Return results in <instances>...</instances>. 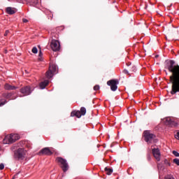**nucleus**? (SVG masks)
<instances>
[{
    "mask_svg": "<svg viewBox=\"0 0 179 179\" xmlns=\"http://www.w3.org/2000/svg\"><path fill=\"white\" fill-rule=\"evenodd\" d=\"M166 69L172 73L169 80L172 85L171 94L173 96L179 93V65L176 64L174 60H166Z\"/></svg>",
    "mask_w": 179,
    "mask_h": 179,
    "instance_id": "1",
    "label": "nucleus"
},
{
    "mask_svg": "<svg viewBox=\"0 0 179 179\" xmlns=\"http://www.w3.org/2000/svg\"><path fill=\"white\" fill-rule=\"evenodd\" d=\"M143 136L144 141H145L148 145H150V143H156L157 142V139H156V135L150 133V131L149 130L144 131Z\"/></svg>",
    "mask_w": 179,
    "mask_h": 179,
    "instance_id": "2",
    "label": "nucleus"
},
{
    "mask_svg": "<svg viewBox=\"0 0 179 179\" xmlns=\"http://www.w3.org/2000/svg\"><path fill=\"white\" fill-rule=\"evenodd\" d=\"M19 139H20V136H19L17 134L7 135L3 138V143L5 145H9L16 142V141H19Z\"/></svg>",
    "mask_w": 179,
    "mask_h": 179,
    "instance_id": "3",
    "label": "nucleus"
},
{
    "mask_svg": "<svg viewBox=\"0 0 179 179\" xmlns=\"http://www.w3.org/2000/svg\"><path fill=\"white\" fill-rule=\"evenodd\" d=\"M26 156V150L24 148H18L17 150L14 151L13 157L15 160H24Z\"/></svg>",
    "mask_w": 179,
    "mask_h": 179,
    "instance_id": "4",
    "label": "nucleus"
},
{
    "mask_svg": "<svg viewBox=\"0 0 179 179\" xmlns=\"http://www.w3.org/2000/svg\"><path fill=\"white\" fill-rule=\"evenodd\" d=\"M54 73H58V67L57 65L52 64L49 66V69L45 73V76L48 79H51L54 76Z\"/></svg>",
    "mask_w": 179,
    "mask_h": 179,
    "instance_id": "5",
    "label": "nucleus"
},
{
    "mask_svg": "<svg viewBox=\"0 0 179 179\" xmlns=\"http://www.w3.org/2000/svg\"><path fill=\"white\" fill-rule=\"evenodd\" d=\"M56 162H57V163H59L61 164V168L62 169V171H64V173L68 171L69 169V165H68V162H66V159L61 157H58L56 158Z\"/></svg>",
    "mask_w": 179,
    "mask_h": 179,
    "instance_id": "6",
    "label": "nucleus"
},
{
    "mask_svg": "<svg viewBox=\"0 0 179 179\" xmlns=\"http://www.w3.org/2000/svg\"><path fill=\"white\" fill-rule=\"evenodd\" d=\"M118 83V80H110L107 82V85L110 86V90L112 92H115L118 89V86H117Z\"/></svg>",
    "mask_w": 179,
    "mask_h": 179,
    "instance_id": "7",
    "label": "nucleus"
},
{
    "mask_svg": "<svg viewBox=\"0 0 179 179\" xmlns=\"http://www.w3.org/2000/svg\"><path fill=\"white\" fill-rule=\"evenodd\" d=\"M164 122L165 125H167L168 127H171L173 128V127H177L178 124L176 121L173 120L171 117H166L164 119Z\"/></svg>",
    "mask_w": 179,
    "mask_h": 179,
    "instance_id": "8",
    "label": "nucleus"
},
{
    "mask_svg": "<svg viewBox=\"0 0 179 179\" xmlns=\"http://www.w3.org/2000/svg\"><path fill=\"white\" fill-rule=\"evenodd\" d=\"M50 47L52 51H59L61 45H59V41L57 40H52L50 43Z\"/></svg>",
    "mask_w": 179,
    "mask_h": 179,
    "instance_id": "9",
    "label": "nucleus"
},
{
    "mask_svg": "<svg viewBox=\"0 0 179 179\" xmlns=\"http://www.w3.org/2000/svg\"><path fill=\"white\" fill-rule=\"evenodd\" d=\"M31 92H33V89L31 88L30 86H25L20 89V93H22L23 96H29L31 94Z\"/></svg>",
    "mask_w": 179,
    "mask_h": 179,
    "instance_id": "10",
    "label": "nucleus"
},
{
    "mask_svg": "<svg viewBox=\"0 0 179 179\" xmlns=\"http://www.w3.org/2000/svg\"><path fill=\"white\" fill-rule=\"evenodd\" d=\"M38 155L40 156L43 155L46 156H51V155H52V151H51V150H50L48 148H44L38 152Z\"/></svg>",
    "mask_w": 179,
    "mask_h": 179,
    "instance_id": "11",
    "label": "nucleus"
},
{
    "mask_svg": "<svg viewBox=\"0 0 179 179\" xmlns=\"http://www.w3.org/2000/svg\"><path fill=\"white\" fill-rule=\"evenodd\" d=\"M152 152L157 162H160V150H159V148H154L152 149Z\"/></svg>",
    "mask_w": 179,
    "mask_h": 179,
    "instance_id": "12",
    "label": "nucleus"
},
{
    "mask_svg": "<svg viewBox=\"0 0 179 179\" xmlns=\"http://www.w3.org/2000/svg\"><path fill=\"white\" fill-rule=\"evenodd\" d=\"M13 94H14L13 92L4 93L3 97H5L7 100H15V98H12Z\"/></svg>",
    "mask_w": 179,
    "mask_h": 179,
    "instance_id": "13",
    "label": "nucleus"
},
{
    "mask_svg": "<svg viewBox=\"0 0 179 179\" xmlns=\"http://www.w3.org/2000/svg\"><path fill=\"white\" fill-rule=\"evenodd\" d=\"M71 117H77V118H80L82 114L80 110H73L71 113Z\"/></svg>",
    "mask_w": 179,
    "mask_h": 179,
    "instance_id": "14",
    "label": "nucleus"
},
{
    "mask_svg": "<svg viewBox=\"0 0 179 179\" xmlns=\"http://www.w3.org/2000/svg\"><path fill=\"white\" fill-rule=\"evenodd\" d=\"M4 89L6 90H15V89H17V87H15V85H11L9 84H6L4 85Z\"/></svg>",
    "mask_w": 179,
    "mask_h": 179,
    "instance_id": "15",
    "label": "nucleus"
},
{
    "mask_svg": "<svg viewBox=\"0 0 179 179\" xmlns=\"http://www.w3.org/2000/svg\"><path fill=\"white\" fill-rule=\"evenodd\" d=\"M49 81L48 80H44L43 82H41L39 85L41 89H45L47 85H48Z\"/></svg>",
    "mask_w": 179,
    "mask_h": 179,
    "instance_id": "16",
    "label": "nucleus"
},
{
    "mask_svg": "<svg viewBox=\"0 0 179 179\" xmlns=\"http://www.w3.org/2000/svg\"><path fill=\"white\" fill-rule=\"evenodd\" d=\"M6 13L8 15H15V13H16V11L13 10L12 7H8L6 8Z\"/></svg>",
    "mask_w": 179,
    "mask_h": 179,
    "instance_id": "17",
    "label": "nucleus"
},
{
    "mask_svg": "<svg viewBox=\"0 0 179 179\" xmlns=\"http://www.w3.org/2000/svg\"><path fill=\"white\" fill-rule=\"evenodd\" d=\"M105 171L108 176H111V174H113V169L111 168L106 167Z\"/></svg>",
    "mask_w": 179,
    "mask_h": 179,
    "instance_id": "18",
    "label": "nucleus"
},
{
    "mask_svg": "<svg viewBox=\"0 0 179 179\" xmlns=\"http://www.w3.org/2000/svg\"><path fill=\"white\" fill-rule=\"evenodd\" d=\"M80 113L81 115H86V108L85 107H81L80 110Z\"/></svg>",
    "mask_w": 179,
    "mask_h": 179,
    "instance_id": "19",
    "label": "nucleus"
},
{
    "mask_svg": "<svg viewBox=\"0 0 179 179\" xmlns=\"http://www.w3.org/2000/svg\"><path fill=\"white\" fill-rule=\"evenodd\" d=\"M27 1H28V2L31 3V5L36 6V5H37V3H38L40 0H27Z\"/></svg>",
    "mask_w": 179,
    "mask_h": 179,
    "instance_id": "20",
    "label": "nucleus"
},
{
    "mask_svg": "<svg viewBox=\"0 0 179 179\" xmlns=\"http://www.w3.org/2000/svg\"><path fill=\"white\" fill-rule=\"evenodd\" d=\"M8 101L6 100L0 99V107H2V106H5Z\"/></svg>",
    "mask_w": 179,
    "mask_h": 179,
    "instance_id": "21",
    "label": "nucleus"
},
{
    "mask_svg": "<svg viewBox=\"0 0 179 179\" xmlns=\"http://www.w3.org/2000/svg\"><path fill=\"white\" fill-rule=\"evenodd\" d=\"M33 54H37V52H38V50H37L36 47H34L31 50Z\"/></svg>",
    "mask_w": 179,
    "mask_h": 179,
    "instance_id": "22",
    "label": "nucleus"
},
{
    "mask_svg": "<svg viewBox=\"0 0 179 179\" xmlns=\"http://www.w3.org/2000/svg\"><path fill=\"white\" fill-rule=\"evenodd\" d=\"M173 163L176 164L177 166H179V159L178 158H176L173 160Z\"/></svg>",
    "mask_w": 179,
    "mask_h": 179,
    "instance_id": "23",
    "label": "nucleus"
},
{
    "mask_svg": "<svg viewBox=\"0 0 179 179\" xmlns=\"http://www.w3.org/2000/svg\"><path fill=\"white\" fill-rule=\"evenodd\" d=\"M173 155H174V156H176V157H179V153L178 152L176 151V150H173L172 152Z\"/></svg>",
    "mask_w": 179,
    "mask_h": 179,
    "instance_id": "24",
    "label": "nucleus"
},
{
    "mask_svg": "<svg viewBox=\"0 0 179 179\" xmlns=\"http://www.w3.org/2000/svg\"><path fill=\"white\" fill-rule=\"evenodd\" d=\"M157 167L159 170H163V169H164V167H163V165L162 164H158Z\"/></svg>",
    "mask_w": 179,
    "mask_h": 179,
    "instance_id": "25",
    "label": "nucleus"
},
{
    "mask_svg": "<svg viewBox=\"0 0 179 179\" xmlns=\"http://www.w3.org/2000/svg\"><path fill=\"white\" fill-rule=\"evenodd\" d=\"M164 163L167 166H171V164H170V162L167 159H164Z\"/></svg>",
    "mask_w": 179,
    "mask_h": 179,
    "instance_id": "26",
    "label": "nucleus"
},
{
    "mask_svg": "<svg viewBox=\"0 0 179 179\" xmlns=\"http://www.w3.org/2000/svg\"><path fill=\"white\" fill-rule=\"evenodd\" d=\"M136 71V67L133 66L131 69V72H135Z\"/></svg>",
    "mask_w": 179,
    "mask_h": 179,
    "instance_id": "27",
    "label": "nucleus"
},
{
    "mask_svg": "<svg viewBox=\"0 0 179 179\" xmlns=\"http://www.w3.org/2000/svg\"><path fill=\"white\" fill-rule=\"evenodd\" d=\"M100 89V86L99 85H95L94 87V90H99Z\"/></svg>",
    "mask_w": 179,
    "mask_h": 179,
    "instance_id": "28",
    "label": "nucleus"
},
{
    "mask_svg": "<svg viewBox=\"0 0 179 179\" xmlns=\"http://www.w3.org/2000/svg\"><path fill=\"white\" fill-rule=\"evenodd\" d=\"M5 169V165L3 164H0V170H3Z\"/></svg>",
    "mask_w": 179,
    "mask_h": 179,
    "instance_id": "29",
    "label": "nucleus"
},
{
    "mask_svg": "<svg viewBox=\"0 0 179 179\" xmlns=\"http://www.w3.org/2000/svg\"><path fill=\"white\" fill-rule=\"evenodd\" d=\"M123 73H125V75H129V73L128 72V70H127V69H124L123 71Z\"/></svg>",
    "mask_w": 179,
    "mask_h": 179,
    "instance_id": "30",
    "label": "nucleus"
},
{
    "mask_svg": "<svg viewBox=\"0 0 179 179\" xmlns=\"http://www.w3.org/2000/svg\"><path fill=\"white\" fill-rule=\"evenodd\" d=\"M176 139H179V131L176 133V135H175Z\"/></svg>",
    "mask_w": 179,
    "mask_h": 179,
    "instance_id": "31",
    "label": "nucleus"
},
{
    "mask_svg": "<svg viewBox=\"0 0 179 179\" xmlns=\"http://www.w3.org/2000/svg\"><path fill=\"white\" fill-rule=\"evenodd\" d=\"M22 22H23V23H27V22H29V20L26 18H24V19H22Z\"/></svg>",
    "mask_w": 179,
    "mask_h": 179,
    "instance_id": "32",
    "label": "nucleus"
},
{
    "mask_svg": "<svg viewBox=\"0 0 179 179\" xmlns=\"http://www.w3.org/2000/svg\"><path fill=\"white\" fill-rule=\"evenodd\" d=\"M164 179H174L172 176H166Z\"/></svg>",
    "mask_w": 179,
    "mask_h": 179,
    "instance_id": "33",
    "label": "nucleus"
},
{
    "mask_svg": "<svg viewBox=\"0 0 179 179\" xmlns=\"http://www.w3.org/2000/svg\"><path fill=\"white\" fill-rule=\"evenodd\" d=\"M8 34H9V31L6 30V32L4 33V36H8Z\"/></svg>",
    "mask_w": 179,
    "mask_h": 179,
    "instance_id": "34",
    "label": "nucleus"
},
{
    "mask_svg": "<svg viewBox=\"0 0 179 179\" xmlns=\"http://www.w3.org/2000/svg\"><path fill=\"white\" fill-rule=\"evenodd\" d=\"M39 57H43V52H41V50L39 51Z\"/></svg>",
    "mask_w": 179,
    "mask_h": 179,
    "instance_id": "35",
    "label": "nucleus"
},
{
    "mask_svg": "<svg viewBox=\"0 0 179 179\" xmlns=\"http://www.w3.org/2000/svg\"><path fill=\"white\" fill-rule=\"evenodd\" d=\"M155 58H159V55H155Z\"/></svg>",
    "mask_w": 179,
    "mask_h": 179,
    "instance_id": "36",
    "label": "nucleus"
},
{
    "mask_svg": "<svg viewBox=\"0 0 179 179\" xmlns=\"http://www.w3.org/2000/svg\"><path fill=\"white\" fill-rule=\"evenodd\" d=\"M39 61H41V58H38Z\"/></svg>",
    "mask_w": 179,
    "mask_h": 179,
    "instance_id": "37",
    "label": "nucleus"
},
{
    "mask_svg": "<svg viewBox=\"0 0 179 179\" xmlns=\"http://www.w3.org/2000/svg\"><path fill=\"white\" fill-rule=\"evenodd\" d=\"M12 179H15V177H13V178Z\"/></svg>",
    "mask_w": 179,
    "mask_h": 179,
    "instance_id": "38",
    "label": "nucleus"
}]
</instances>
